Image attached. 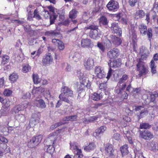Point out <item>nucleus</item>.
I'll list each match as a JSON object with an SVG mask.
<instances>
[{
    "instance_id": "c85d7f7f",
    "label": "nucleus",
    "mask_w": 158,
    "mask_h": 158,
    "mask_svg": "<svg viewBox=\"0 0 158 158\" xmlns=\"http://www.w3.org/2000/svg\"><path fill=\"white\" fill-rule=\"evenodd\" d=\"M77 118V116L76 115L67 116L64 118L63 120V124L66 123L67 121H73L76 120Z\"/></svg>"
},
{
    "instance_id": "6ab92c4d",
    "label": "nucleus",
    "mask_w": 158,
    "mask_h": 158,
    "mask_svg": "<svg viewBox=\"0 0 158 158\" xmlns=\"http://www.w3.org/2000/svg\"><path fill=\"white\" fill-rule=\"evenodd\" d=\"M126 85L125 83H123L122 85H120L119 84H118L115 89L116 93L118 94L119 96H120L122 93V90L125 89Z\"/></svg>"
},
{
    "instance_id": "2f4dec72",
    "label": "nucleus",
    "mask_w": 158,
    "mask_h": 158,
    "mask_svg": "<svg viewBox=\"0 0 158 158\" xmlns=\"http://www.w3.org/2000/svg\"><path fill=\"white\" fill-rule=\"evenodd\" d=\"M1 103L2 104V108L4 109L8 108L10 106V102L7 99H3Z\"/></svg>"
},
{
    "instance_id": "7c9ffc66",
    "label": "nucleus",
    "mask_w": 158,
    "mask_h": 158,
    "mask_svg": "<svg viewBox=\"0 0 158 158\" xmlns=\"http://www.w3.org/2000/svg\"><path fill=\"white\" fill-rule=\"evenodd\" d=\"M149 148L150 150L156 152L158 150V144L155 142H152L150 143Z\"/></svg>"
},
{
    "instance_id": "49530a36",
    "label": "nucleus",
    "mask_w": 158,
    "mask_h": 158,
    "mask_svg": "<svg viewBox=\"0 0 158 158\" xmlns=\"http://www.w3.org/2000/svg\"><path fill=\"white\" fill-rule=\"evenodd\" d=\"M27 146L29 148H33L37 146V145L33 138H32L28 142Z\"/></svg>"
},
{
    "instance_id": "72a5a7b5",
    "label": "nucleus",
    "mask_w": 158,
    "mask_h": 158,
    "mask_svg": "<svg viewBox=\"0 0 158 158\" xmlns=\"http://www.w3.org/2000/svg\"><path fill=\"white\" fill-rule=\"evenodd\" d=\"M18 78V76L16 73H13L9 76V79L11 83H13L15 82Z\"/></svg>"
},
{
    "instance_id": "412c9836",
    "label": "nucleus",
    "mask_w": 158,
    "mask_h": 158,
    "mask_svg": "<svg viewBox=\"0 0 158 158\" xmlns=\"http://www.w3.org/2000/svg\"><path fill=\"white\" fill-rule=\"evenodd\" d=\"M34 104L35 106L41 108H44L46 107L45 102L41 99L35 101Z\"/></svg>"
},
{
    "instance_id": "39448f33",
    "label": "nucleus",
    "mask_w": 158,
    "mask_h": 158,
    "mask_svg": "<svg viewBox=\"0 0 158 158\" xmlns=\"http://www.w3.org/2000/svg\"><path fill=\"white\" fill-rule=\"evenodd\" d=\"M77 74L81 84L84 85H85L87 88H89L90 85V82L87 79L86 75L80 72H78Z\"/></svg>"
},
{
    "instance_id": "bf43d9fd",
    "label": "nucleus",
    "mask_w": 158,
    "mask_h": 158,
    "mask_svg": "<svg viewBox=\"0 0 158 158\" xmlns=\"http://www.w3.org/2000/svg\"><path fill=\"white\" fill-rule=\"evenodd\" d=\"M128 78L127 76L126 75H123L122 77L119 80V82L118 84H119L120 85L124 82Z\"/></svg>"
},
{
    "instance_id": "c9c22d12",
    "label": "nucleus",
    "mask_w": 158,
    "mask_h": 158,
    "mask_svg": "<svg viewBox=\"0 0 158 158\" xmlns=\"http://www.w3.org/2000/svg\"><path fill=\"white\" fill-rule=\"evenodd\" d=\"M1 59V64L3 65L6 64L9 61V57L6 55H3L2 56Z\"/></svg>"
},
{
    "instance_id": "2eb2a0df",
    "label": "nucleus",
    "mask_w": 158,
    "mask_h": 158,
    "mask_svg": "<svg viewBox=\"0 0 158 158\" xmlns=\"http://www.w3.org/2000/svg\"><path fill=\"white\" fill-rule=\"evenodd\" d=\"M111 29L113 32L118 34L119 36L121 35L122 31L121 29L118 26V23H113L112 24Z\"/></svg>"
},
{
    "instance_id": "473e14b6",
    "label": "nucleus",
    "mask_w": 158,
    "mask_h": 158,
    "mask_svg": "<svg viewBox=\"0 0 158 158\" xmlns=\"http://www.w3.org/2000/svg\"><path fill=\"white\" fill-rule=\"evenodd\" d=\"M139 29L141 34L143 35H145L146 34L147 28L146 26L143 24H140L139 26Z\"/></svg>"
},
{
    "instance_id": "3c124183",
    "label": "nucleus",
    "mask_w": 158,
    "mask_h": 158,
    "mask_svg": "<svg viewBox=\"0 0 158 158\" xmlns=\"http://www.w3.org/2000/svg\"><path fill=\"white\" fill-rule=\"evenodd\" d=\"M15 118L18 121L22 122L25 119V117L23 114H19L15 115Z\"/></svg>"
},
{
    "instance_id": "4c0bfd02",
    "label": "nucleus",
    "mask_w": 158,
    "mask_h": 158,
    "mask_svg": "<svg viewBox=\"0 0 158 158\" xmlns=\"http://www.w3.org/2000/svg\"><path fill=\"white\" fill-rule=\"evenodd\" d=\"M147 95H149L151 98V101L153 102L155 99V98L158 96V93L156 92H154V93L147 92Z\"/></svg>"
},
{
    "instance_id": "5fc2aeb1",
    "label": "nucleus",
    "mask_w": 158,
    "mask_h": 158,
    "mask_svg": "<svg viewBox=\"0 0 158 158\" xmlns=\"http://www.w3.org/2000/svg\"><path fill=\"white\" fill-rule=\"evenodd\" d=\"M74 152L78 156L79 158H83V156L81 149L78 148L74 151Z\"/></svg>"
},
{
    "instance_id": "ea45409f",
    "label": "nucleus",
    "mask_w": 158,
    "mask_h": 158,
    "mask_svg": "<svg viewBox=\"0 0 158 158\" xmlns=\"http://www.w3.org/2000/svg\"><path fill=\"white\" fill-rule=\"evenodd\" d=\"M126 133H124V134L126 135V136L127 139L128 141L130 144H132L133 143L132 138V132L130 131H127L126 132Z\"/></svg>"
},
{
    "instance_id": "6e6d98bb",
    "label": "nucleus",
    "mask_w": 158,
    "mask_h": 158,
    "mask_svg": "<svg viewBox=\"0 0 158 158\" xmlns=\"http://www.w3.org/2000/svg\"><path fill=\"white\" fill-rule=\"evenodd\" d=\"M107 80H105L104 81V83H101L99 86V89L102 91H104L106 90L107 88V85L106 84V82Z\"/></svg>"
},
{
    "instance_id": "bb28decb",
    "label": "nucleus",
    "mask_w": 158,
    "mask_h": 158,
    "mask_svg": "<svg viewBox=\"0 0 158 158\" xmlns=\"http://www.w3.org/2000/svg\"><path fill=\"white\" fill-rule=\"evenodd\" d=\"M91 98L93 100L97 101L100 100L102 98V95L101 93L98 94L95 92L92 94Z\"/></svg>"
},
{
    "instance_id": "6e6552de",
    "label": "nucleus",
    "mask_w": 158,
    "mask_h": 158,
    "mask_svg": "<svg viewBox=\"0 0 158 158\" xmlns=\"http://www.w3.org/2000/svg\"><path fill=\"white\" fill-rule=\"evenodd\" d=\"M106 127L102 126L99 128L97 129L94 133L93 135L95 137L98 139H100L102 135L106 130Z\"/></svg>"
},
{
    "instance_id": "5701e85b",
    "label": "nucleus",
    "mask_w": 158,
    "mask_h": 158,
    "mask_svg": "<svg viewBox=\"0 0 158 158\" xmlns=\"http://www.w3.org/2000/svg\"><path fill=\"white\" fill-rule=\"evenodd\" d=\"M121 63L120 59H117L113 62L108 63V65L110 67L117 68L120 66Z\"/></svg>"
},
{
    "instance_id": "37998d69",
    "label": "nucleus",
    "mask_w": 158,
    "mask_h": 158,
    "mask_svg": "<svg viewBox=\"0 0 158 158\" xmlns=\"http://www.w3.org/2000/svg\"><path fill=\"white\" fill-rule=\"evenodd\" d=\"M32 78L34 83L37 84L41 82V79L39 78L37 74H33Z\"/></svg>"
},
{
    "instance_id": "20e7f679",
    "label": "nucleus",
    "mask_w": 158,
    "mask_h": 158,
    "mask_svg": "<svg viewBox=\"0 0 158 158\" xmlns=\"http://www.w3.org/2000/svg\"><path fill=\"white\" fill-rule=\"evenodd\" d=\"M106 7L109 10L115 11L119 8V4L115 0H110L107 4Z\"/></svg>"
},
{
    "instance_id": "f257e3e1",
    "label": "nucleus",
    "mask_w": 158,
    "mask_h": 158,
    "mask_svg": "<svg viewBox=\"0 0 158 158\" xmlns=\"http://www.w3.org/2000/svg\"><path fill=\"white\" fill-rule=\"evenodd\" d=\"M48 8L50 11L52 12V15H51L50 16V21L51 24H52L54 23V20L57 17L58 15H59V18L60 20H62L64 19V10L62 11V14H60L61 13V11H59L58 10L53 7L51 6H49L48 7Z\"/></svg>"
},
{
    "instance_id": "dca6fc26",
    "label": "nucleus",
    "mask_w": 158,
    "mask_h": 158,
    "mask_svg": "<svg viewBox=\"0 0 158 158\" xmlns=\"http://www.w3.org/2000/svg\"><path fill=\"white\" fill-rule=\"evenodd\" d=\"M81 46L84 48H88L93 45V43L90 39H83L81 40Z\"/></svg>"
},
{
    "instance_id": "e433bc0d",
    "label": "nucleus",
    "mask_w": 158,
    "mask_h": 158,
    "mask_svg": "<svg viewBox=\"0 0 158 158\" xmlns=\"http://www.w3.org/2000/svg\"><path fill=\"white\" fill-rule=\"evenodd\" d=\"M48 93L47 94V96L48 98H49V100L50 101V105L51 107H53L54 106V104L53 101H54L56 99L54 97H52L50 95V93L49 91H48Z\"/></svg>"
},
{
    "instance_id": "a18cd8bd",
    "label": "nucleus",
    "mask_w": 158,
    "mask_h": 158,
    "mask_svg": "<svg viewBox=\"0 0 158 158\" xmlns=\"http://www.w3.org/2000/svg\"><path fill=\"white\" fill-rule=\"evenodd\" d=\"M106 45L105 43H98L97 44V46L100 50H101V52H103L105 49Z\"/></svg>"
},
{
    "instance_id": "79ce46f5",
    "label": "nucleus",
    "mask_w": 158,
    "mask_h": 158,
    "mask_svg": "<svg viewBox=\"0 0 158 158\" xmlns=\"http://www.w3.org/2000/svg\"><path fill=\"white\" fill-rule=\"evenodd\" d=\"M135 154V157L138 158H143L142 155V152L140 150H137V149H135L134 150Z\"/></svg>"
},
{
    "instance_id": "e2e57ef3",
    "label": "nucleus",
    "mask_w": 158,
    "mask_h": 158,
    "mask_svg": "<svg viewBox=\"0 0 158 158\" xmlns=\"http://www.w3.org/2000/svg\"><path fill=\"white\" fill-rule=\"evenodd\" d=\"M70 146L71 149L73 150V151L78 148L77 146V143H70Z\"/></svg>"
},
{
    "instance_id": "052dcab7",
    "label": "nucleus",
    "mask_w": 158,
    "mask_h": 158,
    "mask_svg": "<svg viewBox=\"0 0 158 158\" xmlns=\"http://www.w3.org/2000/svg\"><path fill=\"white\" fill-rule=\"evenodd\" d=\"M150 127L149 125L147 123H143L140 124V128L141 129H146Z\"/></svg>"
},
{
    "instance_id": "f704fd0d",
    "label": "nucleus",
    "mask_w": 158,
    "mask_h": 158,
    "mask_svg": "<svg viewBox=\"0 0 158 158\" xmlns=\"http://www.w3.org/2000/svg\"><path fill=\"white\" fill-rule=\"evenodd\" d=\"M77 12L75 9H73L69 13V17L71 19H75L77 17Z\"/></svg>"
},
{
    "instance_id": "603ef678",
    "label": "nucleus",
    "mask_w": 158,
    "mask_h": 158,
    "mask_svg": "<svg viewBox=\"0 0 158 158\" xmlns=\"http://www.w3.org/2000/svg\"><path fill=\"white\" fill-rule=\"evenodd\" d=\"M99 22L100 24L105 25L107 23V19L104 16H102L99 19Z\"/></svg>"
},
{
    "instance_id": "a211bd4d",
    "label": "nucleus",
    "mask_w": 158,
    "mask_h": 158,
    "mask_svg": "<svg viewBox=\"0 0 158 158\" xmlns=\"http://www.w3.org/2000/svg\"><path fill=\"white\" fill-rule=\"evenodd\" d=\"M26 106L22 107V105H19L14 107L11 110V112L12 114H17L19 111L23 110L26 109Z\"/></svg>"
},
{
    "instance_id": "393cba45",
    "label": "nucleus",
    "mask_w": 158,
    "mask_h": 158,
    "mask_svg": "<svg viewBox=\"0 0 158 158\" xmlns=\"http://www.w3.org/2000/svg\"><path fill=\"white\" fill-rule=\"evenodd\" d=\"M128 146L127 144L122 146L120 148V150L123 156L127 155L129 153Z\"/></svg>"
},
{
    "instance_id": "8fccbe9b",
    "label": "nucleus",
    "mask_w": 158,
    "mask_h": 158,
    "mask_svg": "<svg viewBox=\"0 0 158 158\" xmlns=\"http://www.w3.org/2000/svg\"><path fill=\"white\" fill-rule=\"evenodd\" d=\"M57 44L58 48L60 51L63 50L65 48L64 44L62 41L60 40L58 41Z\"/></svg>"
},
{
    "instance_id": "09e8293b",
    "label": "nucleus",
    "mask_w": 158,
    "mask_h": 158,
    "mask_svg": "<svg viewBox=\"0 0 158 158\" xmlns=\"http://www.w3.org/2000/svg\"><path fill=\"white\" fill-rule=\"evenodd\" d=\"M72 58L74 61H77L81 58V56L79 53L75 52L74 53Z\"/></svg>"
},
{
    "instance_id": "c756f323",
    "label": "nucleus",
    "mask_w": 158,
    "mask_h": 158,
    "mask_svg": "<svg viewBox=\"0 0 158 158\" xmlns=\"http://www.w3.org/2000/svg\"><path fill=\"white\" fill-rule=\"evenodd\" d=\"M44 91V89L41 87H34L33 88L32 93V94L35 95L37 94H39Z\"/></svg>"
},
{
    "instance_id": "f03ea898",
    "label": "nucleus",
    "mask_w": 158,
    "mask_h": 158,
    "mask_svg": "<svg viewBox=\"0 0 158 158\" xmlns=\"http://www.w3.org/2000/svg\"><path fill=\"white\" fill-rule=\"evenodd\" d=\"M86 28V29H91L89 36L92 39L95 40L98 39L101 35L100 30L96 26L91 25Z\"/></svg>"
},
{
    "instance_id": "13d9d810",
    "label": "nucleus",
    "mask_w": 158,
    "mask_h": 158,
    "mask_svg": "<svg viewBox=\"0 0 158 158\" xmlns=\"http://www.w3.org/2000/svg\"><path fill=\"white\" fill-rule=\"evenodd\" d=\"M120 139V134L118 133L114 134L112 137V139L113 141H118Z\"/></svg>"
},
{
    "instance_id": "b1692460",
    "label": "nucleus",
    "mask_w": 158,
    "mask_h": 158,
    "mask_svg": "<svg viewBox=\"0 0 158 158\" xmlns=\"http://www.w3.org/2000/svg\"><path fill=\"white\" fill-rule=\"evenodd\" d=\"M121 15V14H118L115 15V16L118 19H119L120 20L119 21L125 25L126 24L127 21L126 15H124L122 17Z\"/></svg>"
},
{
    "instance_id": "f8f14e48",
    "label": "nucleus",
    "mask_w": 158,
    "mask_h": 158,
    "mask_svg": "<svg viewBox=\"0 0 158 158\" xmlns=\"http://www.w3.org/2000/svg\"><path fill=\"white\" fill-rule=\"evenodd\" d=\"M53 61L52 57L50 53H48L42 60V62L44 65L48 66L51 64Z\"/></svg>"
},
{
    "instance_id": "680f3d73",
    "label": "nucleus",
    "mask_w": 158,
    "mask_h": 158,
    "mask_svg": "<svg viewBox=\"0 0 158 158\" xmlns=\"http://www.w3.org/2000/svg\"><path fill=\"white\" fill-rule=\"evenodd\" d=\"M63 122H59L57 123H56L55 124H54L52 125L51 127V129L52 130H53L55 128H56L57 127L63 124Z\"/></svg>"
},
{
    "instance_id": "9b49d317",
    "label": "nucleus",
    "mask_w": 158,
    "mask_h": 158,
    "mask_svg": "<svg viewBox=\"0 0 158 158\" xmlns=\"http://www.w3.org/2000/svg\"><path fill=\"white\" fill-rule=\"evenodd\" d=\"M64 97H71L73 96V91L69 88L65 86H63L61 89Z\"/></svg>"
},
{
    "instance_id": "ddd939ff",
    "label": "nucleus",
    "mask_w": 158,
    "mask_h": 158,
    "mask_svg": "<svg viewBox=\"0 0 158 158\" xmlns=\"http://www.w3.org/2000/svg\"><path fill=\"white\" fill-rule=\"evenodd\" d=\"M140 136L142 138L145 139H151L153 137V134L148 131H141L140 132Z\"/></svg>"
},
{
    "instance_id": "a878e982",
    "label": "nucleus",
    "mask_w": 158,
    "mask_h": 158,
    "mask_svg": "<svg viewBox=\"0 0 158 158\" xmlns=\"http://www.w3.org/2000/svg\"><path fill=\"white\" fill-rule=\"evenodd\" d=\"M96 148V145L95 142H91L89 143V144L85 147L84 150L86 151H89L94 150Z\"/></svg>"
},
{
    "instance_id": "7ed1b4c3",
    "label": "nucleus",
    "mask_w": 158,
    "mask_h": 158,
    "mask_svg": "<svg viewBox=\"0 0 158 158\" xmlns=\"http://www.w3.org/2000/svg\"><path fill=\"white\" fill-rule=\"evenodd\" d=\"M137 70L139 72L140 77L145 75L148 72V67L147 65L144 64L143 62L140 59L137 65Z\"/></svg>"
},
{
    "instance_id": "864d4df0",
    "label": "nucleus",
    "mask_w": 158,
    "mask_h": 158,
    "mask_svg": "<svg viewBox=\"0 0 158 158\" xmlns=\"http://www.w3.org/2000/svg\"><path fill=\"white\" fill-rule=\"evenodd\" d=\"M31 70V67L28 64H25L23 65L22 71L26 73L29 71Z\"/></svg>"
},
{
    "instance_id": "de8ad7c7",
    "label": "nucleus",
    "mask_w": 158,
    "mask_h": 158,
    "mask_svg": "<svg viewBox=\"0 0 158 158\" xmlns=\"http://www.w3.org/2000/svg\"><path fill=\"white\" fill-rule=\"evenodd\" d=\"M45 148H47V152L50 154H52L54 152L55 149L54 148L53 144L50 143L48 146L45 147Z\"/></svg>"
},
{
    "instance_id": "4d7b16f0",
    "label": "nucleus",
    "mask_w": 158,
    "mask_h": 158,
    "mask_svg": "<svg viewBox=\"0 0 158 158\" xmlns=\"http://www.w3.org/2000/svg\"><path fill=\"white\" fill-rule=\"evenodd\" d=\"M12 91L8 89H5L3 93V95L5 96H9L12 94Z\"/></svg>"
},
{
    "instance_id": "4468645a",
    "label": "nucleus",
    "mask_w": 158,
    "mask_h": 158,
    "mask_svg": "<svg viewBox=\"0 0 158 158\" xmlns=\"http://www.w3.org/2000/svg\"><path fill=\"white\" fill-rule=\"evenodd\" d=\"M118 50L116 48H114L109 51L107 53V56L111 59L116 58L118 55Z\"/></svg>"
},
{
    "instance_id": "69168bd1",
    "label": "nucleus",
    "mask_w": 158,
    "mask_h": 158,
    "mask_svg": "<svg viewBox=\"0 0 158 158\" xmlns=\"http://www.w3.org/2000/svg\"><path fill=\"white\" fill-rule=\"evenodd\" d=\"M147 35L148 38L151 39L152 38V31L151 28H149L148 29L147 32Z\"/></svg>"
},
{
    "instance_id": "338daca9",
    "label": "nucleus",
    "mask_w": 158,
    "mask_h": 158,
    "mask_svg": "<svg viewBox=\"0 0 158 158\" xmlns=\"http://www.w3.org/2000/svg\"><path fill=\"white\" fill-rule=\"evenodd\" d=\"M31 94L29 92H27L23 94L22 98L23 99L29 98L31 97Z\"/></svg>"
},
{
    "instance_id": "774afa93",
    "label": "nucleus",
    "mask_w": 158,
    "mask_h": 158,
    "mask_svg": "<svg viewBox=\"0 0 158 158\" xmlns=\"http://www.w3.org/2000/svg\"><path fill=\"white\" fill-rule=\"evenodd\" d=\"M5 80L3 77L0 78V88L2 87L5 84Z\"/></svg>"
},
{
    "instance_id": "cd10ccee",
    "label": "nucleus",
    "mask_w": 158,
    "mask_h": 158,
    "mask_svg": "<svg viewBox=\"0 0 158 158\" xmlns=\"http://www.w3.org/2000/svg\"><path fill=\"white\" fill-rule=\"evenodd\" d=\"M144 15V12L143 10H139L135 14L134 17L135 19H138L143 18Z\"/></svg>"
},
{
    "instance_id": "f3484780",
    "label": "nucleus",
    "mask_w": 158,
    "mask_h": 158,
    "mask_svg": "<svg viewBox=\"0 0 158 158\" xmlns=\"http://www.w3.org/2000/svg\"><path fill=\"white\" fill-rule=\"evenodd\" d=\"M104 149L106 153L110 156H112L113 154L114 150L113 148V146L111 144H106L104 146Z\"/></svg>"
},
{
    "instance_id": "0e129e2a",
    "label": "nucleus",
    "mask_w": 158,
    "mask_h": 158,
    "mask_svg": "<svg viewBox=\"0 0 158 158\" xmlns=\"http://www.w3.org/2000/svg\"><path fill=\"white\" fill-rule=\"evenodd\" d=\"M42 15L44 16L45 18H47L50 16L49 15V12L45 10L42 12Z\"/></svg>"
},
{
    "instance_id": "0eeeda50",
    "label": "nucleus",
    "mask_w": 158,
    "mask_h": 158,
    "mask_svg": "<svg viewBox=\"0 0 158 158\" xmlns=\"http://www.w3.org/2000/svg\"><path fill=\"white\" fill-rule=\"evenodd\" d=\"M94 73L96 76L99 78H103L106 76V73L101 66H96L94 69Z\"/></svg>"
},
{
    "instance_id": "c03bdc74",
    "label": "nucleus",
    "mask_w": 158,
    "mask_h": 158,
    "mask_svg": "<svg viewBox=\"0 0 158 158\" xmlns=\"http://www.w3.org/2000/svg\"><path fill=\"white\" fill-rule=\"evenodd\" d=\"M112 41L114 44L118 45L121 44L122 40L120 38L114 37L112 39Z\"/></svg>"
},
{
    "instance_id": "4be33fe9",
    "label": "nucleus",
    "mask_w": 158,
    "mask_h": 158,
    "mask_svg": "<svg viewBox=\"0 0 158 158\" xmlns=\"http://www.w3.org/2000/svg\"><path fill=\"white\" fill-rule=\"evenodd\" d=\"M57 138V134L54 132L50 134L47 138V140L48 142H50V143L53 144L55 142Z\"/></svg>"
},
{
    "instance_id": "9d476101",
    "label": "nucleus",
    "mask_w": 158,
    "mask_h": 158,
    "mask_svg": "<svg viewBox=\"0 0 158 158\" xmlns=\"http://www.w3.org/2000/svg\"><path fill=\"white\" fill-rule=\"evenodd\" d=\"M135 110L136 111H139L140 112V116L139 118H141L147 115L148 114V111L147 109L141 106H135Z\"/></svg>"
},
{
    "instance_id": "1a4fd4ad",
    "label": "nucleus",
    "mask_w": 158,
    "mask_h": 158,
    "mask_svg": "<svg viewBox=\"0 0 158 158\" xmlns=\"http://www.w3.org/2000/svg\"><path fill=\"white\" fill-rule=\"evenodd\" d=\"M94 60L92 58H89L85 60L84 62L83 65L85 69L88 70H90L93 68Z\"/></svg>"
},
{
    "instance_id": "58836bf2",
    "label": "nucleus",
    "mask_w": 158,
    "mask_h": 158,
    "mask_svg": "<svg viewBox=\"0 0 158 158\" xmlns=\"http://www.w3.org/2000/svg\"><path fill=\"white\" fill-rule=\"evenodd\" d=\"M0 147L6 153H9L10 152V149L9 148H7V144L5 143H0Z\"/></svg>"
},
{
    "instance_id": "aec40b11",
    "label": "nucleus",
    "mask_w": 158,
    "mask_h": 158,
    "mask_svg": "<svg viewBox=\"0 0 158 158\" xmlns=\"http://www.w3.org/2000/svg\"><path fill=\"white\" fill-rule=\"evenodd\" d=\"M59 98L60 100H58L56 103V108H58L62 104V101H64L68 103H69V100L67 98L63 97L62 94H60L59 95Z\"/></svg>"
},
{
    "instance_id": "423d86ee",
    "label": "nucleus",
    "mask_w": 158,
    "mask_h": 158,
    "mask_svg": "<svg viewBox=\"0 0 158 158\" xmlns=\"http://www.w3.org/2000/svg\"><path fill=\"white\" fill-rule=\"evenodd\" d=\"M40 118L37 114H33L29 121V125L27 128L29 129L31 127H33L37 124L39 121Z\"/></svg>"
},
{
    "instance_id": "a19ab883",
    "label": "nucleus",
    "mask_w": 158,
    "mask_h": 158,
    "mask_svg": "<svg viewBox=\"0 0 158 158\" xmlns=\"http://www.w3.org/2000/svg\"><path fill=\"white\" fill-rule=\"evenodd\" d=\"M35 143L37 145H38L41 141L43 139V135H40L32 138Z\"/></svg>"
}]
</instances>
